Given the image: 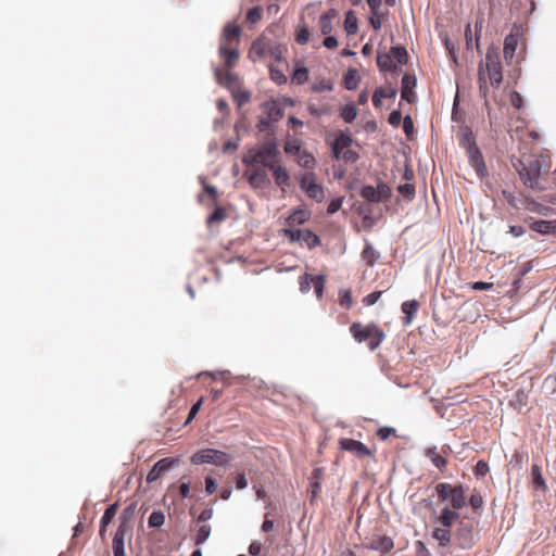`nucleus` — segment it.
<instances>
[{
    "label": "nucleus",
    "instance_id": "45",
    "mask_svg": "<svg viewBox=\"0 0 556 556\" xmlns=\"http://www.w3.org/2000/svg\"><path fill=\"white\" fill-rule=\"evenodd\" d=\"M265 53H266L265 43L261 40H255L252 43V47L249 52V56L253 58V55H256L260 59V58H263L265 55Z\"/></svg>",
    "mask_w": 556,
    "mask_h": 556
},
{
    "label": "nucleus",
    "instance_id": "52",
    "mask_svg": "<svg viewBox=\"0 0 556 556\" xmlns=\"http://www.w3.org/2000/svg\"><path fill=\"white\" fill-rule=\"evenodd\" d=\"M269 73H270L271 80H274L276 84L282 85V84L287 83L286 75L279 68L270 66L269 67Z\"/></svg>",
    "mask_w": 556,
    "mask_h": 556
},
{
    "label": "nucleus",
    "instance_id": "64",
    "mask_svg": "<svg viewBox=\"0 0 556 556\" xmlns=\"http://www.w3.org/2000/svg\"><path fill=\"white\" fill-rule=\"evenodd\" d=\"M114 556H126L124 549V542L119 540H113L112 542Z\"/></svg>",
    "mask_w": 556,
    "mask_h": 556
},
{
    "label": "nucleus",
    "instance_id": "46",
    "mask_svg": "<svg viewBox=\"0 0 556 556\" xmlns=\"http://www.w3.org/2000/svg\"><path fill=\"white\" fill-rule=\"evenodd\" d=\"M309 29L305 25L298 27L295 40L299 45H306L309 40Z\"/></svg>",
    "mask_w": 556,
    "mask_h": 556
},
{
    "label": "nucleus",
    "instance_id": "48",
    "mask_svg": "<svg viewBox=\"0 0 556 556\" xmlns=\"http://www.w3.org/2000/svg\"><path fill=\"white\" fill-rule=\"evenodd\" d=\"M339 303L341 306L349 309L352 306L353 300H352V293L348 289H343L339 291Z\"/></svg>",
    "mask_w": 556,
    "mask_h": 556
},
{
    "label": "nucleus",
    "instance_id": "50",
    "mask_svg": "<svg viewBox=\"0 0 556 556\" xmlns=\"http://www.w3.org/2000/svg\"><path fill=\"white\" fill-rule=\"evenodd\" d=\"M314 282V277L304 274L299 278L300 290L302 293H307L311 289V285Z\"/></svg>",
    "mask_w": 556,
    "mask_h": 556
},
{
    "label": "nucleus",
    "instance_id": "25",
    "mask_svg": "<svg viewBox=\"0 0 556 556\" xmlns=\"http://www.w3.org/2000/svg\"><path fill=\"white\" fill-rule=\"evenodd\" d=\"M336 16V12L330 10L320 15L318 26L323 35H328L332 31V21Z\"/></svg>",
    "mask_w": 556,
    "mask_h": 556
},
{
    "label": "nucleus",
    "instance_id": "35",
    "mask_svg": "<svg viewBox=\"0 0 556 556\" xmlns=\"http://www.w3.org/2000/svg\"><path fill=\"white\" fill-rule=\"evenodd\" d=\"M215 75L217 77V80L219 84L225 86H231L237 77L235 74H232L228 67L227 68H217L215 72Z\"/></svg>",
    "mask_w": 556,
    "mask_h": 556
},
{
    "label": "nucleus",
    "instance_id": "49",
    "mask_svg": "<svg viewBox=\"0 0 556 556\" xmlns=\"http://www.w3.org/2000/svg\"><path fill=\"white\" fill-rule=\"evenodd\" d=\"M226 212L223 207H216L214 212L207 217V225L220 223L226 218Z\"/></svg>",
    "mask_w": 556,
    "mask_h": 556
},
{
    "label": "nucleus",
    "instance_id": "14",
    "mask_svg": "<svg viewBox=\"0 0 556 556\" xmlns=\"http://www.w3.org/2000/svg\"><path fill=\"white\" fill-rule=\"evenodd\" d=\"M177 463V459L175 458H162L159 462L154 464L152 469L149 471L147 476L148 482H154L159 478H161L166 471H168L175 464Z\"/></svg>",
    "mask_w": 556,
    "mask_h": 556
},
{
    "label": "nucleus",
    "instance_id": "33",
    "mask_svg": "<svg viewBox=\"0 0 556 556\" xmlns=\"http://www.w3.org/2000/svg\"><path fill=\"white\" fill-rule=\"evenodd\" d=\"M307 110L311 115L315 117H321L324 115H330L332 113V108L329 104L316 105L314 102H307Z\"/></svg>",
    "mask_w": 556,
    "mask_h": 556
},
{
    "label": "nucleus",
    "instance_id": "9",
    "mask_svg": "<svg viewBox=\"0 0 556 556\" xmlns=\"http://www.w3.org/2000/svg\"><path fill=\"white\" fill-rule=\"evenodd\" d=\"M301 189L307 194V197L321 202L325 199V191L321 185L316 182L314 173H306L300 180Z\"/></svg>",
    "mask_w": 556,
    "mask_h": 556
},
{
    "label": "nucleus",
    "instance_id": "8",
    "mask_svg": "<svg viewBox=\"0 0 556 556\" xmlns=\"http://www.w3.org/2000/svg\"><path fill=\"white\" fill-rule=\"evenodd\" d=\"M352 138L345 134H340L332 143V154L336 160H344L346 163H354L358 160V154L351 149Z\"/></svg>",
    "mask_w": 556,
    "mask_h": 556
},
{
    "label": "nucleus",
    "instance_id": "2",
    "mask_svg": "<svg viewBox=\"0 0 556 556\" xmlns=\"http://www.w3.org/2000/svg\"><path fill=\"white\" fill-rule=\"evenodd\" d=\"M279 161V150L274 140L265 141L257 149H250L243 156L242 162L245 166H261L273 168Z\"/></svg>",
    "mask_w": 556,
    "mask_h": 556
},
{
    "label": "nucleus",
    "instance_id": "53",
    "mask_svg": "<svg viewBox=\"0 0 556 556\" xmlns=\"http://www.w3.org/2000/svg\"><path fill=\"white\" fill-rule=\"evenodd\" d=\"M263 16V11L260 7L252 8L247 13V20L251 24H255L261 21Z\"/></svg>",
    "mask_w": 556,
    "mask_h": 556
},
{
    "label": "nucleus",
    "instance_id": "12",
    "mask_svg": "<svg viewBox=\"0 0 556 556\" xmlns=\"http://www.w3.org/2000/svg\"><path fill=\"white\" fill-rule=\"evenodd\" d=\"M361 195L369 202L379 203L390 197V188L383 182L377 187L367 185L362 188Z\"/></svg>",
    "mask_w": 556,
    "mask_h": 556
},
{
    "label": "nucleus",
    "instance_id": "31",
    "mask_svg": "<svg viewBox=\"0 0 556 556\" xmlns=\"http://www.w3.org/2000/svg\"><path fill=\"white\" fill-rule=\"evenodd\" d=\"M296 163L306 169H313L316 165V160L312 153L306 150H302L296 155Z\"/></svg>",
    "mask_w": 556,
    "mask_h": 556
},
{
    "label": "nucleus",
    "instance_id": "11",
    "mask_svg": "<svg viewBox=\"0 0 556 556\" xmlns=\"http://www.w3.org/2000/svg\"><path fill=\"white\" fill-rule=\"evenodd\" d=\"M339 446L341 450L352 453L357 458L371 457L374 455V452L363 442L354 439L342 438L339 440Z\"/></svg>",
    "mask_w": 556,
    "mask_h": 556
},
{
    "label": "nucleus",
    "instance_id": "19",
    "mask_svg": "<svg viewBox=\"0 0 556 556\" xmlns=\"http://www.w3.org/2000/svg\"><path fill=\"white\" fill-rule=\"evenodd\" d=\"M458 519H459V513L445 506L441 510V514L437 518V521L442 527L451 528L455 523V521H457Z\"/></svg>",
    "mask_w": 556,
    "mask_h": 556
},
{
    "label": "nucleus",
    "instance_id": "10",
    "mask_svg": "<svg viewBox=\"0 0 556 556\" xmlns=\"http://www.w3.org/2000/svg\"><path fill=\"white\" fill-rule=\"evenodd\" d=\"M244 176L250 186L255 189H264L270 184L265 168L261 166H247Z\"/></svg>",
    "mask_w": 556,
    "mask_h": 556
},
{
    "label": "nucleus",
    "instance_id": "37",
    "mask_svg": "<svg viewBox=\"0 0 556 556\" xmlns=\"http://www.w3.org/2000/svg\"><path fill=\"white\" fill-rule=\"evenodd\" d=\"M309 218V213L305 210L294 211L287 219L289 226L294 227L304 224Z\"/></svg>",
    "mask_w": 556,
    "mask_h": 556
},
{
    "label": "nucleus",
    "instance_id": "39",
    "mask_svg": "<svg viewBox=\"0 0 556 556\" xmlns=\"http://www.w3.org/2000/svg\"><path fill=\"white\" fill-rule=\"evenodd\" d=\"M427 457L431 460V463L440 470L444 469L447 465L446 458L440 455L435 448H428L426 452Z\"/></svg>",
    "mask_w": 556,
    "mask_h": 556
},
{
    "label": "nucleus",
    "instance_id": "44",
    "mask_svg": "<svg viewBox=\"0 0 556 556\" xmlns=\"http://www.w3.org/2000/svg\"><path fill=\"white\" fill-rule=\"evenodd\" d=\"M165 516L161 510H153L148 519L150 528H160L164 525Z\"/></svg>",
    "mask_w": 556,
    "mask_h": 556
},
{
    "label": "nucleus",
    "instance_id": "40",
    "mask_svg": "<svg viewBox=\"0 0 556 556\" xmlns=\"http://www.w3.org/2000/svg\"><path fill=\"white\" fill-rule=\"evenodd\" d=\"M390 51L393 60H396L399 64L405 65L408 62V53L403 46L392 47Z\"/></svg>",
    "mask_w": 556,
    "mask_h": 556
},
{
    "label": "nucleus",
    "instance_id": "18",
    "mask_svg": "<svg viewBox=\"0 0 556 556\" xmlns=\"http://www.w3.org/2000/svg\"><path fill=\"white\" fill-rule=\"evenodd\" d=\"M394 546L393 540L390 536H374L370 541V548L379 551L380 553H388Z\"/></svg>",
    "mask_w": 556,
    "mask_h": 556
},
{
    "label": "nucleus",
    "instance_id": "3",
    "mask_svg": "<svg viewBox=\"0 0 556 556\" xmlns=\"http://www.w3.org/2000/svg\"><path fill=\"white\" fill-rule=\"evenodd\" d=\"M350 332L358 343L367 342L370 351L377 350L386 338L384 331L374 323L365 326L361 323H353Z\"/></svg>",
    "mask_w": 556,
    "mask_h": 556
},
{
    "label": "nucleus",
    "instance_id": "54",
    "mask_svg": "<svg viewBox=\"0 0 556 556\" xmlns=\"http://www.w3.org/2000/svg\"><path fill=\"white\" fill-rule=\"evenodd\" d=\"M301 144L299 140L287 141L285 144V152L291 155H298L301 152Z\"/></svg>",
    "mask_w": 556,
    "mask_h": 556
},
{
    "label": "nucleus",
    "instance_id": "30",
    "mask_svg": "<svg viewBox=\"0 0 556 556\" xmlns=\"http://www.w3.org/2000/svg\"><path fill=\"white\" fill-rule=\"evenodd\" d=\"M116 511H117V505L116 504H113V505H110L103 516L101 517V520H100V535L103 536L104 532H105V528L111 523V521L114 519L115 515H116Z\"/></svg>",
    "mask_w": 556,
    "mask_h": 556
},
{
    "label": "nucleus",
    "instance_id": "22",
    "mask_svg": "<svg viewBox=\"0 0 556 556\" xmlns=\"http://www.w3.org/2000/svg\"><path fill=\"white\" fill-rule=\"evenodd\" d=\"M418 308H419V302L416 300L405 301L402 304L401 309L405 314V317L403 319V324L405 326H408L412 324L413 318H414L415 314L417 313Z\"/></svg>",
    "mask_w": 556,
    "mask_h": 556
},
{
    "label": "nucleus",
    "instance_id": "63",
    "mask_svg": "<svg viewBox=\"0 0 556 556\" xmlns=\"http://www.w3.org/2000/svg\"><path fill=\"white\" fill-rule=\"evenodd\" d=\"M532 475H533V478H534V483L538 485V486H545V481L541 475V470H540V467L538 465H533L532 466Z\"/></svg>",
    "mask_w": 556,
    "mask_h": 556
},
{
    "label": "nucleus",
    "instance_id": "16",
    "mask_svg": "<svg viewBox=\"0 0 556 556\" xmlns=\"http://www.w3.org/2000/svg\"><path fill=\"white\" fill-rule=\"evenodd\" d=\"M238 46L236 45H220L219 46V54L223 58L226 67H233L239 60Z\"/></svg>",
    "mask_w": 556,
    "mask_h": 556
},
{
    "label": "nucleus",
    "instance_id": "32",
    "mask_svg": "<svg viewBox=\"0 0 556 556\" xmlns=\"http://www.w3.org/2000/svg\"><path fill=\"white\" fill-rule=\"evenodd\" d=\"M379 252L370 243H366L362 252V258L364 260V262L368 266H374L376 262L379 260Z\"/></svg>",
    "mask_w": 556,
    "mask_h": 556
},
{
    "label": "nucleus",
    "instance_id": "5",
    "mask_svg": "<svg viewBox=\"0 0 556 556\" xmlns=\"http://www.w3.org/2000/svg\"><path fill=\"white\" fill-rule=\"evenodd\" d=\"M522 184L530 189H540L539 187V178L542 175V161L536 157L528 163L522 161H518L514 164Z\"/></svg>",
    "mask_w": 556,
    "mask_h": 556
},
{
    "label": "nucleus",
    "instance_id": "21",
    "mask_svg": "<svg viewBox=\"0 0 556 556\" xmlns=\"http://www.w3.org/2000/svg\"><path fill=\"white\" fill-rule=\"evenodd\" d=\"M273 172V176L275 182L279 187H287L290 185V176L285 167L281 166L280 160L274 165L273 168H269Z\"/></svg>",
    "mask_w": 556,
    "mask_h": 556
},
{
    "label": "nucleus",
    "instance_id": "41",
    "mask_svg": "<svg viewBox=\"0 0 556 556\" xmlns=\"http://www.w3.org/2000/svg\"><path fill=\"white\" fill-rule=\"evenodd\" d=\"M210 534H211V526L207 523L201 525L197 530V533L194 536V543L197 545L203 544L208 539Z\"/></svg>",
    "mask_w": 556,
    "mask_h": 556
},
{
    "label": "nucleus",
    "instance_id": "43",
    "mask_svg": "<svg viewBox=\"0 0 556 556\" xmlns=\"http://www.w3.org/2000/svg\"><path fill=\"white\" fill-rule=\"evenodd\" d=\"M308 80V70L305 66L296 67L292 74V81L303 85Z\"/></svg>",
    "mask_w": 556,
    "mask_h": 556
},
{
    "label": "nucleus",
    "instance_id": "27",
    "mask_svg": "<svg viewBox=\"0 0 556 556\" xmlns=\"http://www.w3.org/2000/svg\"><path fill=\"white\" fill-rule=\"evenodd\" d=\"M517 43H518L517 37L514 35H508L505 38L503 53H504V58L507 62H510L513 60V58L515 55L516 48H517Z\"/></svg>",
    "mask_w": 556,
    "mask_h": 556
},
{
    "label": "nucleus",
    "instance_id": "60",
    "mask_svg": "<svg viewBox=\"0 0 556 556\" xmlns=\"http://www.w3.org/2000/svg\"><path fill=\"white\" fill-rule=\"evenodd\" d=\"M203 402H204V397H200L198 400V402L192 405V407H191V409H190V412L188 414L186 424H189L197 416V414L199 413Z\"/></svg>",
    "mask_w": 556,
    "mask_h": 556
},
{
    "label": "nucleus",
    "instance_id": "61",
    "mask_svg": "<svg viewBox=\"0 0 556 556\" xmlns=\"http://www.w3.org/2000/svg\"><path fill=\"white\" fill-rule=\"evenodd\" d=\"M382 18H383V15L380 14L379 11H377L376 14H372L371 13V16L369 17V23L371 25V27L375 29V30H378L381 28V25H382Z\"/></svg>",
    "mask_w": 556,
    "mask_h": 556
},
{
    "label": "nucleus",
    "instance_id": "20",
    "mask_svg": "<svg viewBox=\"0 0 556 556\" xmlns=\"http://www.w3.org/2000/svg\"><path fill=\"white\" fill-rule=\"evenodd\" d=\"M451 528L437 527L432 531V538L438 541L440 547H447L452 541Z\"/></svg>",
    "mask_w": 556,
    "mask_h": 556
},
{
    "label": "nucleus",
    "instance_id": "4",
    "mask_svg": "<svg viewBox=\"0 0 556 556\" xmlns=\"http://www.w3.org/2000/svg\"><path fill=\"white\" fill-rule=\"evenodd\" d=\"M435 492L440 501L450 500V508L458 511L466 506L465 489L462 484L453 485L441 482L435 485Z\"/></svg>",
    "mask_w": 556,
    "mask_h": 556
},
{
    "label": "nucleus",
    "instance_id": "47",
    "mask_svg": "<svg viewBox=\"0 0 556 556\" xmlns=\"http://www.w3.org/2000/svg\"><path fill=\"white\" fill-rule=\"evenodd\" d=\"M469 504L472 507L473 510L481 509L484 505V501L480 492L477 490H473V492L470 494L469 497Z\"/></svg>",
    "mask_w": 556,
    "mask_h": 556
},
{
    "label": "nucleus",
    "instance_id": "28",
    "mask_svg": "<svg viewBox=\"0 0 556 556\" xmlns=\"http://www.w3.org/2000/svg\"><path fill=\"white\" fill-rule=\"evenodd\" d=\"M359 80L361 77L358 75L357 70L355 68H349L343 77V84L348 90L356 89L359 84Z\"/></svg>",
    "mask_w": 556,
    "mask_h": 556
},
{
    "label": "nucleus",
    "instance_id": "7",
    "mask_svg": "<svg viewBox=\"0 0 556 556\" xmlns=\"http://www.w3.org/2000/svg\"><path fill=\"white\" fill-rule=\"evenodd\" d=\"M453 538L459 548L469 549L477 543L478 532L470 522L460 520Z\"/></svg>",
    "mask_w": 556,
    "mask_h": 556
},
{
    "label": "nucleus",
    "instance_id": "56",
    "mask_svg": "<svg viewBox=\"0 0 556 556\" xmlns=\"http://www.w3.org/2000/svg\"><path fill=\"white\" fill-rule=\"evenodd\" d=\"M490 468L486 462L480 459L475 466L476 477H484L489 472Z\"/></svg>",
    "mask_w": 556,
    "mask_h": 556
},
{
    "label": "nucleus",
    "instance_id": "23",
    "mask_svg": "<svg viewBox=\"0 0 556 556\" xmlns=\"http://www.w3.org/2000/svg\"><path fill=\"white\" fill-rule=\"evenodd\" d=\"M377 65L381 71L395 73L397 71L396 64L393 62V58L390 53H378Z\"/></svg>",
    "mask_w": 556,
    "mask_h": 556
},
{
    "label": "nucleus",
    "instance_id": "17",
    "mask_svg": "<svg viewBox=\"0 0 556 556\" xmlns=\"http://www.w3.org/2000/svg\"><path fill=\"white\" fill-rule=\"evenodd\" d=\"M240 34H241L240 26H238L236 24H230V23L227 24L223 31L220 45L238 46Z\"/></svg>",
    "mask_w": 556,
    "mask_h": 556
},
{
    "label": "nucleus",
    "instance_id": "62",
    "mask_svg": "<svg viewBox=\"0 0 556 556\" xmlns=\"http://www.w3.org/2000/svg\"><path fill=\"white\" fill-rule=\"evenodd\" d=\"M376 91H381L380 94L382 99L394 98L397 93V90L393 87H380L377 88Z\"/></svg>",
    "mask_w": 556,
    "mask_h": 556
},
{
    "label": "nucleus",
    "instance_id": "59",
    "mask_svg": "<svg viewBox=\"0 0 556 556\" xmlns=\"http://www.w3.org/2000/svg\"><path fill=\"white\" fill-rule=\"evenodd\" d=\"M382 293H383V291H374L363 299V303L366 306H371L377 303V301L380 299Z\"/></svg>",
    "mask_w": 556,
    "mask_h": 556
},
{
    "label": "nucleus",
    "instance_id": "13",
    "mask_svg": "<svg viewBox=\"0 0 556 556\" xmlns=\"http://www.w3.org/2000/svg\"><path fill=\"white\" fill-rule=\"evenodd\" d=\"M467 154L469 157V163L476 170L477 175L481 178L485 177L488 175V170H486V166H485L482 153L478 149V147H473L472 144H469Z\"/></svg>",
    "mask_w": 556,
    "mask_h": 556
},
{
    "label": "nucleus",
    "instance_id": "15",
    "mask_svg": "<svg viewBox=\"0 0 556 556\" xmlns=\"http://www.w3.org/2000/svg\"><path fill=\"white\" fill-rule=\"evenodd\" d=\"M416 87V77L410 74H405L402 78L401 86V98L408 103H414L417 99V96L414 91Z\"/></svg>",
    "mask_w": 556,
    "mask_h": 556
},
{
    "label": "nucleus",
    "instance_id": "57",
    "mask_svg": "<svg viewBox=\"0 0 556 556\" xmlns=\"http://www.w3.org/2000/svg\"><path fill=\"white\" fill-rule=\"evenodd\" d=\"M397 191L407 199H412L415 195V187L410 184L399 186Z\"/></svg>",
    "mask_w": 556,
    "mask_h": 556
},
{
    "label": "nucleus",
    "instance_id": "58",
    "mask_svg": "<svg viewBox=\"0 0 556 556\" xmlns=\"http://www.w3.org/2000/svg\"><path fill=\"white\" fill-rule=\"evenodd\" d=\"M391 435H396V430L392 427H381L377 431V437L384 441Z\"/></svg>",
    "mask_w": 556,
    "mask_h": 556
},
{
    "label": "nucleus",
    "instance_id": "24",
    "mask_svg": "<svg viewBox=\"0 0 556 556\" xmlns=\"http://www.w3.org/2000/svg\"><path fill=\"white\" fill-rule=\"evenodd\" d=\"M131 513L129 511V508L125 509L122 514V521L118 526V529L113 538V540H119L124 542L126 533L129 531L130 526L128 522V518H130Z\"/></svg>",
    "mask_w": 556,
    "mask_h": 556
},
{
    "label": "nucleus",
    "instance_id": "6",
    "mask_svg": "<svg viewBox=\"0 0 556 556\" xmlns=\"http://www.w3.org/2000/svg\"><path fill=\"white\" fill-rule=\"evenodd\" d=\"M230 457L227 453L215 448H203L191 456L193 465L212 464L215 466H226Z\"/></svg>",
    "mask_w": 556,
    "mask_h": 556
},
{
    "label": "nucleus",
    "instance_id": "1",
    "mask_svg": "<svg viewBox=\"0 0 556 556\" xmlns=\"http://www.w3.org/2000/svg\"><path fill=\"white\" fill-rule=\"evenodd\" d=\"M497 89L503 81L502 64L495 50H488L485 60L478 65L479 94L488 105L489 85Z\"/></svg>",
    "mask_w": 556,
    "mask_h": 556
},
{
    "label": "nucleus",
    "instance_id": "29",
    "mask_svg": "<svg viewBox=\"0 0 556 556\" xmlns=\"http://www.w3.org/2000/svg\"><path fill=\"white\" fill-rule=\"evenodd\" d=\"M556 220H534L531 223L530 228L533 231H536L542 235L549 233L553 229H555Z\"/></svg>",
    "mask_w": 556,
    "mask_h": 556
},
{
    "label": "nucleus",
    "instance_id": "26",
    "mask_svg": "<svg viewBox=\"0 0 556 556\" xmlns=\"http://www.w3.org/2000/svg\"><path fill=\"white\" fill-rule=\"evenodd\" d=\"M264 110L267 114V118L271 122L279 121L283 115L281 108L279 106V104L276 101L266 102L264 104Z\"/></svg>",
    "mask_w": 556,
    "mask_h": 556
},
{
    "label": "nucleus",
    "instance_id": "51",
    "mask_svg": "<svg viewBox=\"0 0 556 556\" xmlns=\"http://www.w3.org/2000/svg\"><path fill=\"white\" fill-rule=\"evenodd\" d=\"M302 230L303 229H296L290 226L283 230V233L291 242H301Z\"/></svg>",
    "mask_w": 556,
    "mask_h": 556
},
{
    "label": "nucleus",
    "instance_id": "42",
    "mask_svg": "<svg viewBox=\"0 0 556 556\" xmlns=\"http://www.w3.org/2000/svg\"><path fill=\"white\" fill-rule=\"evenodd\" d=\"M340 116L345 123H352L357 116V109L354 104H346L341 108Z\"/></svg>",
    "mask_w": 556,
    "mask_h": 556
},
{
    "label": "nucleus",
    "instance_id": "34",
    "mask_svg": "<svg viewBox=\"0 0 556 556\" xmlns=\"http://www.w3.org/2000/svg\"><path fill=\"white\" fill-rule=\"evenodd\" d=\"M344 29L348 35H355L358 30V21L354 11H348L344 18Z\"/></svg>",
    "mask_w": 556,
    "mask_h": 556
},
{
    "label": "nucleus",
    "instance_id": "36",
    "mask_svg": "<svg viewBox=\"0 0 556 556\" xmlns=\"http://www.w3.org/2000/svg\"><path fill=\"white\" fill-rule=\"evenodd\" d=\"M333 89V83L327 78L317 77L311 85L313 92L331 91Z\"/></svg>",
    "mask_w": 556,
    "mask_h": 556
},
{
    "label": "nucleus",
    "instance_id": "55",
    "mask_svg": "<svg viewBox=\"0 0 556 556\" xmlns=\"http://www.w3.org/2000/svg\"><path fill=\"white\" fill-rule=\"evenodd\" d=\"M325 281H326L325 277L321 276V275L314 277L313 286H314V290H315L316 296L318 299L323 298L324 288H325Z\"/></svg>",
    "mask_w": 556,
    "mask_h": 556
},
{
    "label": "nucleus",
    "instance_id": "38",
    "mask_svg": "<svg viewBox=\"0 0 556 556\" xmlns=\"http://www.w3.org/2000/svg\"><path fill=\"white\" fill-rule=\"evenodd\" d=\"M301 242H303L308 249H314L320 244V239L313 231L308 229H303Z\"/></svg>",
    "mask_w": 556,
    "mask_h": 556
}]
</instances>
